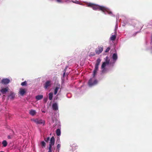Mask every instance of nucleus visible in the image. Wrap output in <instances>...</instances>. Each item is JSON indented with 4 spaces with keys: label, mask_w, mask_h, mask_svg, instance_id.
I'll return each instance as SVG.
<instances>
[{
    "label": "nucleus",
    "mask_w": 152,
    "mask_h": 152,
    "mask_svg": "<svg viewBox=\"0 0 152 152\" xmlns=\"http://www.w3.org/2000/svg\"><path fill=\"white\" fill-rule=\"evenodd\" d=\"M50 140V137H48L47 138H45L44 140L46 142H48V141Z\"/></svg>",
    "instance_id": "30"
},
{
    "label": "nucleus",
    "mask_w": 152,
    "mask_h": 152,
    "mask_svg": "<svg viewBox=\"0 0 152 152\" xmlns=\"http://www.w3.org/2000/svg\"><path fill=\"white\" fill-rule=\"evenodd\" d=\"M151 40H152V37H151Z\"/></svg>",
    "instance_id": "38"
},
{
    "label": "nucleus",
    "mask_w": 152,
    "mask_h": 152,
    "mask_svg": "<svg viewBox=\"0 0 152 152\" xmlns=\"http://www.w3.org/2000/svg\"><path fill=\"white\" fill-rule=\"evenodd\" d=\"M103 70H102V72H103Z\"/></svg>",
    "instance_id": "39"
},
{
    "label": "nucleus",
    "mask_w": 152,
    "mask_h": 152,
    "mask_svg": "<svg viewBox=\"0 0 152 152\" xmlns=\"http://www.w3.org/2000/svg\"><path fill=\"white\" fill-rule=\"evenodd\" d=\"M106 64L104 62L101 66V68L103 69H105V67L106 66Z\"/></svg>",
    "instance_id": "26"
},
{
    "label": "nucleus",
    "mask_w": 152,
    "mask_h": 152,
    "mask_svg": "<svg viewBox=\"0 0 152 152\" xmlns=\"http://www.w3.org/2000/svg\"><path fill=\"white\" fill-rule=\"evenodd\" d=\"M60 88V86L58 87H56L55 90H54V94L55 95H56L57 93V92H58V90L59 89V88Z\"/></svg>",
    "instance_id": "21"
},
{
    "label": "nucleus",
    "mask_w": 152,
    "mask_h": 152,
    "mask_svg": "<svg viewBox=\"0 0 152 152\" xmlns=\"http://www.w3.org/2000/svg\"><path fill=\"white\" fill-rule=\"evenodd\" d=\"M103 47L102 45L99 46L98 48L96 49L95 52L96 54H99L101 53L103 50Z\"/></svg>",
    "instance_id": "4"
},
{
    "label": "nucleus",
    "mask_w": 152,
    "mask_h": 152,
    "mask_svg": "<svg viewBox=\"0 0 152 152\" xmlns=\"http://www.w3.org/2000/svg\"><path fill=\"white\" fill-rule=\"evenodd\" d=\"M58 152H59V151H58Z\"/></svg>",
    "instance_id": "41"
},
{
    "label": "nucleus",
    "mask_w": 152,
    "mask_h": 152,
    "mask_svg": "<svg viewBox=\"0 0 152 152\" xmlns=\"http://www.w3.org/2000/svg\"><path fill=\"white\" fill-rule=\"evenodd\" d=\"M110 48L109 47H108L105 50V52L106 53H107L110 50Z\"/></svg>",
    "instance_id": "31"
},
{
    "label": "nucleus",
    "mask_w": 152,
    "mask_h": 152,
    "mask_svg": "<svg viewBox=\"0 0 152 152\" xmlns=\"http://www.w3.org/2000/svg\"><path fill=\"white\" fill-rule=\"evenodd\" d=\"M72 150L74 151L78 148V146L76 144L74 143L72 145Z\"/></svg>",
    "instance_id": "12"
},
{
    "label": "nucleus",
    "mask_w": 152,
    "mask_h": 152,
    "mask_svg": "<svg viewBox=\"0 0 152 152\" xmlns=\"http://www.w3.org/2000/svg\"><path fill=\"white\" fill-rule=\"evenodd\" d=\"M43 112L45 113V112L44 111H43Z\"/></svg>",
    "instance_id": "40"
},
{
    "label": "nucleus",
    "mask_w": 152,
    "mask_h": 152,
    "mask_svg": "<svg viewBox=\"0 0 152 152\" xmlns=\"http://www.w3.org/2000/svg\"><path fill=\"white\" fill-rule=\"evenodd\" d=\"M52 108L53 110H58V107L57 104L56 103H53L52 105Z\"/></svg>",
    "instance_id": "10"
},
{
    "label": "nucleus",
    "mask_w": 152,
    "mask_h": 152,
    "mask_svg": "<svg viewBox=\"0 0 152 152\" xmlns=\"http://www.w3.org/2000/svg\"><path fill=\"white\" fill-rule=\"evenodd\" d=\"M64 73H63V77H64V75H65V72H66V70L65 69H64Z\"/></svg>",
    "instance_id": "35"
},
{
    "label": "nucleus",
    "mask_w": 152,
    "mask_h": 152,
    "mask_svg": "<svg viewBox=\"0 0 152 152\" xmlns=\"http://www.w3.org/2000/svg\"><path fill=\"white\" fill-rule=\"evenodd\" d=\"M26 92L25 89L22 88L20 89L19 93L21 95L23 96L24 94L26 93Z\"/></svg>",
    "instance_id": "11"
},
{
    "label": "nucleus",
    "mask_w": 152,
    "mask_h": 152,
    "mask_svg": "<svg viewBox=\"0 0 152 152\" xmlns=\"http://www.w3.org/2000/svg\"><path fill=\"white\" fill-rule=\"evenodd\" d=\"M92 8L95 10H101L105 14L107 13L109 15L112 14V12L104 6H101L94 4Z\"/></svg>",
    "instance_id": "1"
},
{
    "label": "nucleus",
    "mask_w": 152,
    "mask_h": 152,
    "mask_svg": "<svg viewBox=\"0 0 152 152\" xmlns=\"http://www.w3.org/2000/svg\"><path fill=\"white\" fill-rule=\"evenodd\" d=\"M2 144L4 147H6L7 145V143L6 140H4L2 142Z\"/></svg>",
    "instance_id": "20"
},
{
    "label": "nucleus",
    "mask_w": 152,
    "mask_h": 152,
    "mask_svg": "<svg viewBox=\"0 0 152 152\" xmlns=\"http://www.w3.org/2000/svg\"><path fill=\"white\" fill-rule=\"evenodd\" d=\"M56 134L58 136H59L61 134V130L60 129H58L56 130Z\"/></svg>",
    "instance_id": "19"
},
{
    "label": "nucleus",
    "mask_w": 152,
    "mask_h": 152,
    "mask_svg": "<svg viewBox=\"0 0 152 152\" xmlns=\"http://www.w3.org/2000/svg\"><path fill=\"white\" fill-rule=\"evenodd\" d=\"M112 58L114 60L116 61L118 58L117 54L115 53L113 54Z\"/></svg>",
    "instance_id": "15"
},
{
    "label": "nucleus",
    "mask_w": 152,
    "mask_h": 152,
    "mask_svg": "<svg viewBox=\"0 0 152 152\" xmlns=\"http://www.w3.org/2000/svg\"><path fill=\"white\" fill-rule=\"evenodd\" d=\"M15 96V94L11 93L9 96V97L11 99H13Z\"/></svg>",
    "instance_id": "16"
},
{
    "label": "nucleus",
    "mask_w": 152,
    "mask_h": 152,
    "mask_svg": "<svg viewBox=\"0 0 152 152\" xmlns=\"http://www.w3.org/2000/svg\"><path fill=\"white\" fill-rule=\"evenodd\" d=\"M41 146L42 148H44L46 146V143L44 141H42L40 143Z\"/></svg>",
    "instance_id": "18"
},
{
    "label": "nucleus",
    "mask_w": 152,
    "mask_h": 152,
    "mask_svg": "<svg viewBox=\"0 0 152 152\" xmlns=\"http://www.w3.org/2000/svg\"><path fill=\"white\" fill-rule=\"evenodd\" d=\"M116 36L115 35H112L111 36L110 38V39L111 40L114 41L116 38Z\"/></svg>",
    "instance_id": "17"
},
{
    "label": "nucleus",
    "mask_w": 152,
    "mask_h": 152,
    "mask_svg": "<svg viewBox=\"0 0 152 152\" xmlns=\"http://www.w3.org/2000/svg\"><path fill=\"white\" fill-rule=\"evenodd\" d=\"M53 150V148L52 147V146L49 145L48 152H52Z\"/></svg>",
    "instance_id": "25"
},
{
    "label": "nucleus",
    "mask_w": 152,
    "mask_h": 152,
    "mask_svg": "<svg viewBox=\"0 0 152 152\" xmlns=\"http://www.w3.org/2000/svg\"><path fill=\"white\" fill-rule=\"evenodd\" d=\"M106 58L105 61L104 62H105L107 65H108L110 63V60L108 59V57L107 56L106 57Z\"/></svg>",
    "instance_id": "22"
},
{
    "label": "nucleus",
    "mask_w": 152,
    "mask_h": 152,
    "mask_svg": "<svg viewBox=\"0 0 152 152\" xmlns=\"http://www.w3.org/2000/svg\"><path fill=\"white\" fill-rule=\"evenodd\" d=\"M10 80L7 78L3 79L1 80V83L2 84L7 85L10 82Z\"/></svg>",
    "instance_id": "5"
},
{
    "label": "nucleus",
    "mask_w": 152,
    "mask_h": 152,
    "mask_svg": "<svg viewBox=\"0 0 152 152\" xmlns=\"http://www.w3.org/2000/svg\"><path fill=\"white\" fill-rule=\"evenodd\" d=\"M99 65H95V67L93 73V77H94L96 75L97 71L98 70Z\"/></svg>",
    "instance_id": "7"
},
{
    "label": "nucleus",
    "mask_w": 152,
    "mask_h": 152,
    "mask_svg": "<svg viewBox=\"0 0 152 152\" xmlns=\"http://www.w3.org/2000/svg\"><path fill=\"white\" fill-rule=\"evenodd\" d=\"M94 4L91 3H89L87 4L88 6V7H92V8L93 7V6L94 5Z\"/></svg>",
    "instance_id": "27"
},
{
    "label": "nucleus",
    "mask_w": 152,
    "mask_h": 152,
    "mask_svg": "<svg viewBox=\"0 0 152 152\" xmlns=\"http://www.w3.org/2000/svg\"><path fill=\"white\" fill-rule=\"evenodd\" d=\"M53 96V93L52 92H50L49 94V98L50 100H51L52 99Z\"/></svg>",
    "instance_id": "24"
},
{
    "label": "nucleus",
    "mask_w": 152,
    "mask_h": 152,
    "mask_svg": "<svg viewBox=\"0 0 152 152\" xmlns=\"http://www.w3.org/2000/svg\"><path fill=\"white\" fill-rule=\"evenodd\" d=\"M43 97V96L42 95H38L36 96V99L37 100H38L42 99Z\"/></svg>",
    "instance_id": "14"
},
{
    "label": "nucleus",
    "mask_w": 152,
    "mask_h": 152,
    "mask_svg": "<svg viewBox=\"0 0 152 152\" xmlns=\"http://www.w3.org/2000/svg\"><path fill=\"white\" fill-rule=\"evenodd\" d=\"M51 81H47L44 84V87L46 89L48 88V87L50 86L51 85Z\"/></svg>",
    "instance_id": "6"
},
{
    "label": "nucleus",
    "mask_w": 152,
    "mask_h": 152,
    "mask_svg": "<svg viewBox=\"0 0 152 152\" xmlns=\"http://www.w3.org/2000/svg\"><path fill=\"white\" fill-rule=\"evenodd\" d=\"M37 124H43L44 125L45 123V121L41 119H36L32 120Z\"/></svg>",
    "instance_id": "3"
},
{
    "label": "nucleus",
    "mask_w": 152,
    "mask_h": 152,
    "mask_svg": "<svg viewBox=\"0 0 152 152\" xmlns=\"http://www.w3.org/2000/svg\"><path fill=\"white\" fill-rule=\"evenodd\" d=\"M12 137V136L10 135H8L7 136V138L8 139H11Z\"/></svg>",
    "instance_id": "33"
},
{
    "label": "nucleus",
    "mask_w": 152,
    "mask_h": 152,
    "mask_svg": "<svg viewBox=\"0 0 152 152\" xmlns=\"http://www.w3.org/2000/svg\"><path fill=\"white\" fill-rule=\"evenodd\" d=\"M45 102H46L47 100V99H45Z\"/></svg>",
    "instance_id": "36"
},
{
    "label": "nucleus",
    "mask_w": 152,
    "mask_h": 152,
    "mask_svg": "<svg viewBox=\"0 0 152 152\" xmlns=\"http://www.w3.org/2000/svg\"><path fill=\"white\" fill-rule=\"evenodd\" d=\"M0 152H4V151H1Z\"/></svg>",
    "instance_id": "37"
},
{
    "label": "nucleus",
    "mask_w": 152,
    "mask_h": 152,
    "mask_svg": "<svg viewBox=\"0 0 152 152\" xmlns=\"http://www.w3.org/2000/svg\"><path fill=\"white\" fill-rule=\"evenodd\" d=\"M61 147V145L60 144H58L57 146V149L58 150V151H59L60 150V148Z\"/></svg>",
    "instance_id": "29"
},
{
    "label": "nucleus",
    "mask_w": 152,
    "mask_h": 152,
    "mask_svg": "<svg viewBox=\"0 0 152 152\" xmlns=\"http://www.w3.org/2000/svg\"><path fill=\"white\" fill-rule=\"evenodd\" d=\"M101 61V59L100 58H98L96 60V63L95 65L99 66Z\"/></svg>",
    "instance_id": "23"
},
{
    "label": "nucleus",
    "mask_w": 152,
    "mask_h": 152,
    "mask_svg": "<svg viewBox=\"0 0 152 152\" xmlns=\"http://www.w3.org/2000/svg\"><path fill=\"white\" fill-rule=\"evenodd\" d=\"M27 84V82H26V81H25L22 82L21 83V85L22 86H26Z\"/></svg>",
    "instance_id": "28"
},
{
    "label": "nucleus",
    "mask_w": 152,
    "mask_h": 152,
    "mask_svg": "<svg viewBox=\"0 0 152 152\" xmlns=\"http://www.w3.org/2000/svg\"><path fill=\"white\" fill-rule=\"evenodd\" d=\"M97 82L98 81L96 79H95L94 78H92L89 80L88 84L89 86L91 87L97 84Z\"/></svg>",
    "instance_id": "2"
},
{
    "label": "nucleus",
    "mask_w": 152,
    "mask_h": 152,
    "mask_svg": "<svg viewBox=\"0 0 152 152\" xmlns=\"http://www.w3.org/2000/svg\"><path fill=\"white\" fill-rule=\"evenodd\" d=\"M95 55V54L94 53H90V56H94V55Z\"/></svg>",
    "instance_id": "32"
},
{
    "label": "nucleus",
    "mask_w": 152,
    "mask_h": 152,
    "mask_svg": "<svg viewBox=\"0 0 152 152\" xmlns=\"http://www.w3.org/2000/svg\"><path fill=\"white\" fill-rule=\"evenodd\" d=\"M8 87H7L5 88H2L1 90V91L3 94H4L8 91Z\"/></svg>",
    "instance_id": "9"
},
{
    "label": "nucleus",
    "mask_w": 152,
    "mask_h": 152,
    "mask_svg": "<svg viewBox=\"0 0 152 152\" xmlns=\"http://www.w3.org/2000/svg\"><path fill=\"white\" fill-rule=\"evenodd\" d=\"M56 1L58 3L63 2V1L61 0H56Z\"/></svg>",
    "instance_id": "34"
},
{
    "label": "nucleus",
    "mask_w": 152,
    "mask_h": 152,
    "mask_svg": "<svg viewBox=\"0 0 152 152\" xmlns=\"http://www.w3.org/2000/svg\"><path fill=\"white\" fill-rule=\"evenodd\" d=\"M55 138L54 137H52L50 139V141L49 142V145L53 146L54 145L55 143Z\"/></svg>",
    "instance_id": "8"
},
{
    "label": "nucleus",
    "mask_w": 152,
    "mask_h": 152,
    "mask_svg": "<svg viewBox=\"0 0 152 152\" xmlns=\"http://www.w3.org/2000/svg\"><path fill=\"white\" fill-rule=\"evenodd\" d=\"M29 113L31 115L34 116L36 114V112L35 110L32 109L29 111Z\"/></svg>",
    "instance_id": "13"
}]
</instances>
